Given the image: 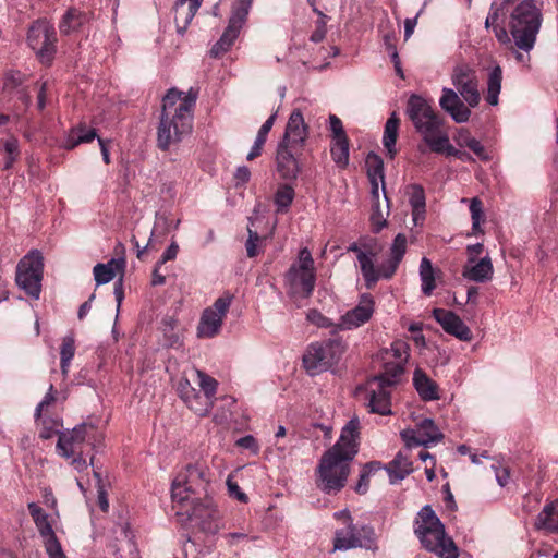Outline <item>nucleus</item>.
<instances>
[{"instance_id":"1","label":"nucleus","mask_w":558,"mask_h":558,"mask_svg":"<svg viewBox=\"0 0 558 558\" xmlns=\"http://www.w3.org/2000/svg\"><path fill=\"white\" fill-rule=\"evenodd\" d=\"M360 421L352 417L336 444L324 452L316 469L317 486L326 494L340 492L350 474V464L359 451Z\"/></svg>"},{"instance_id":"2","label":"nucleus","mask_w":558,"mask_h":558,"mask_svg":"<svg viewBox=\"0 0 558 558\" xmlns=\"http://www.w3.org/2000/svg\"><path fill=\"white\" fill-rule=\"evenodd\" d=\"M195 100V96H183L175 88H171L163 97L157 129V146L161 150H168L192 132V110Z\"/></svg>"},{"instance_id":"3","label":"nucleus","mask_w":558,"mask_h":558,"mask_svg":"<svg viewBox=\"0 0 558 558\" xmlns=\"http://www.w3.org/2000/svg\"><path fill=\"white\" fill-rule=\"evenodd\" d=\"M414 533L422 546L439 558H458L459 549L447 535L445 525L430 506H424L417 513Z\"/></svg>"},{"instance_id":"4","label":"nucleus","mask_w":558,"mask_h":558,"mask_svg":"<svg viewBox=\"0 0 558 558\" xmlns=\"http://www.w3.org/2000/svg\"><path fill=\"white\" fill-rule=\"evenodd\" d=\"M218 383L199 369H192L179 380L178 393L198 416H206L214 407Z\"/></svg>"},{"instance_id":"5","label":"nucleus","mask_w":558,"mask_h":558,"mask_svg":"<svg viewBox=\"0 0 558 558\" xmlns=\"http://www.w3.org/2000/svg\"><path fill=\"white\" fill-rule=\"evenodd\" d=\"M407 114L424 143L432 151L442 143L448 134L444 131V119L440 118L428 101L418 95H412L408 100Z\"/></svg>"},{"instance_id":"6","label":"nucleus","mask_w":558,"mask_h":558,"mask_svg":"<svg viewBox=\"0 0 558 558\" xmlns=\"http://www.w3.org/2000/svg\"><path fill=\"white\" fill-rule=\"evenodd\" d=\"M542 24V13L534 0L519 3L510 16L509 28L515 46L529 52L533 49Z\"/></svg>"},{"instance_id":"7","label":"nucleus","mask_w":558,"mask_h":558,"mask_svg":"<svg viewBox=\"0 0 558 558\" xmlns=\"http://www.w3.org/2000/svg\"><path fill=\"white\" fill-rule=\"evenodd\" d=\"M407 252V236L398 233L389 250V257L379 267H375V254H360L359 267L367 289L374 288L380 278L390 279L396 274Z\"/></svg>"},{"instance_id":"8","label":"nucleus","mask_w":558,"mask_h":558,"mask_svg":"<svg viewBox=\"0 0 558 558\" xmlns=\"http://www.w3.org/2000/svg\"><path fill=\"white\" fill-rule=\"evenodd\" d=\"M208 471L201 464L186 465L178 473L171 485L172 501L177 506H184L197 498L199 490L208 483Z\"/></svg>"},{"instance_id":"9","label":"nucleus","mask_w":558,"mask_h":558,"mask_svg":"<svg viewBox=\"0 0 558 558\" xmlns=\"http://www.w3.org/2000/svg\"><path fill=\"white\" fill-rule=\"evenodd\" d=\"M102 441V435L93 424H81L72 430L59 435L57 451L70 459L76 454L87 453V449H95Z\"/></svg>"},{"instance_id":"10","label":"nucleus","mask_w":558,"mask_h":558,"mask_svg":"<svg viewBox=\"0 0 558 558\" xmlns=\"http://www.w3.org/2000/svg\"><path fill=\"white\" fill-rule=\"evenodd\" d=\"M314 259L308 248L300 251L298 262L286 274V284L291 295L308 298L315 288Z\"/></svg>"},{"instance_id":"11","label":"nucleus","mask_w":558,"mask_h":558,"mask_svg":"<svg viewBox=\"0 0 558 558\" xmlns=\"http://www.w3.org/2000/svg\"><path fill=\"white\" fill-rule=\"evenodd\" d=\"M43 256L38 251H32L24 256L16 268L17 286L34 299H39L43 279Z\"/></svg>"},{"instance_id":"12","label":"nucleus","mask_w":558,"mask_h":558,"mask_svg":"<svg viewBox=\"0 0 558 558\" xmlns=\"http://www.w3.org/2000/svg\"><path fill=\"white\" fill-rule=\"evenodd\" d=\"M337 518H343L345 527L337 530L333 539V550H348L356 547L369 548L373 543L374 531L367 525L357 527L352 523L349 511L336 513Z\"/></svg>"},{"instance_id":"13","label":"nucleus","mask_w":558,"mask_h":558,"mask_svg":"<svg viewBox=\"0 0 558 558\" xmlns=\"http://www.w3.org/2000/svg\"><path fill=\"white\" fill-rule=\"evenodd\" d=\"M253 0H234L231 16L223 34L211 47L210 56L218 58L226 53L238 38L243 25L246 22Z\"/></svg>"},{"instance_id":"14","label":"nucleus","mask_w":558,"mask_h":558,"mask_svg":"<svg viewBox=\"0 0 558 558\" xmlns=\"http://www.w3.org/2000/svg\"><path fill=\"white\" fill-rule=\"evenodd\" d=\"M345 347L340 340L326 343H313L303 357L305 368L312 374L322 372L338 362Z\"/></svg>"},{"instance_id":"15","label":"nucleus","mask_w":558,"mask_h":558,"mask_svg":"<svg viewBox=\"0 0 558 558\" xmlns=\"http://www.w3.org/2000/svg\"><path fill=\"white\" fill-rule=\"evenodd\" d=\"M27 41L41 63L49 64L56 53L57 36L54 27L47 21L39 20L28 29Z\"/></svg>"},{"instance_id":"16","label":"nucleus","mask_w":558,"mask_h":558,"mask_svg":"<svg viewBox=\"0 0 558 558\" xmlns=\"http://www.w3.org/2000/svg\"><path fill=\"white\" fill-rule=\"evenodd\" d=\"M451 82L456 92L460 94L469 107L475 108L480 105L481 93L476 71L468 64H458L451 73Z\"/></svg>"},{"instance_id":"17","label":"nucleus","mask_w":558,"mask_h":558,"mask_svg":"<svg viewBox=\"0 0 558 558\" xmlns=\"http://www.w3.org/2000/svg\"><path fill=\"white\" fill-rule=\"evenodd\" d=\"M231 302L232 296L226 294L218 298L213 306L203 312L197 327V336L199 338H213L219 332Z\"/></svg>"},{"instance_id":"18","label":"nucleus","mask_w":558,"mask_h":558,"mask_svg":"<svg viewBox=\"0 0 558 558\" xmlns=\"http://www.w3.org/2000/svg\"><path fill=\"white\" fill-rule=\"evenodd\" d=\"M177 514L186 515L190 520H195L204 531L215 533L218 530L213 521L218 519V511L209 499L201 500L198 497L185 504L178 506Z\"/></svg>"},{"instance_id":"19","label":"nucleus","mask_w":558,"mask_h":558,"mask_svg":"<svg viewBox=\"0 0 558 558\" xmlns=\"http://www.w3.org/2000/svg\"><path fill=\"white\" fill-rule=\"evenodd\" d=\"M401 438L408 448L423 446L428 447L444 438L442 433L432 418H424L415 429L409 428L401 432Z\"/></svg>"},{"instance_id":"20","label":"nucleus","mask_w":558,"mask_h":558,"mask_svg":"<svg viewBox=\"0 0 558 558\" xmlns=\"http://www.w3.org/2000/svg\"><path fill=\"white\" fill-rule=\"evenodd\" d=\"M375 302L371 294L361 295L359 304L340 318L339 327L351 330L366 324L373 316Z\"/></svg>"},{"instance_id":"21","label":"nucleus","mask_w":558,"mask_h":558,"mask_svg":"<svg viewBox=\"0 0 558 558\" xmlns=\"http://www.w3.org/2000/svg\"><path fill=\"white\" fill-rule=\"evenodd\" d=\"M307 138V125L300 110H294L288 120L283 138L279 144L289 146L295 151H301Z\"/></svg>"},{"instance_id":"22","label":"nucleus","mask_w":558,"mask_h":558,"mask_svg":"<svg viewBox=\"0 0 558 558\" xmlns=\"http://www.w3.org/2000/svg\"><path fill=\"white\" fill-rule=\"evenodd\" d=\"M439 106L457 123H464L469 121L471 117V107H469L460 94L452 88H442Z\"/></svg>"},{"instance_id":"23","label":"nucleus","mask_w":558,"mask_h":558,"mask_svg":"<svg viewBox=\"0 0 558 558\" xmlns=\"http://www.w3.org/2000/svg\"><path fill=\"white\" fill-rule=\"evenodd\" d=\"M390 387L380 384L377 379L367 381V408L371 413L379 415L391 414Z\"/></svg>"},{"instance_id":"24","label":"nucleus","mask_w":558,"mask_h":558,"mask_svg":"<svg viewBox=\"0 0 558 558\" xmlns=\"http://www.w3.org/2000/svg\"><path fill=\"white\" fill-rule=\"evenodd\" d=\"M433 317L447 333L454 336L461 341L472 340V331L453 312L444 308H435L433 311Z\"/></svg>"},{"instance_id":"25","label":"nucleus","mask_w":558,"mask_h":558,"mask_svg":"<svg viewBox=\"0 0 558 558\" xmlns=\"http://www.w3.org/2000/svg\"><path fill=\"white\" fill-rule=\"evenodd\" d=\"M301 151H295L289 146L278 144L276 153L277 171L284 180H295L300 172V163L298 155Z\"/></svg>"},{"instance_id":"26","label":"nucleus","mask_w":558,"mask_h":558,"mask_svg":"<svg viewBox=\"0 0 558 558\" xmlns=\"http://www.w3.org/2000/svg\"><path fill=\"white\" fill-rule=\"evenodd\" d=\"M365 167L371 183V192L374 202H378L379 198V184H381V190L385 199L388 201L385 191V173L383 159L377 154L369 153L365 160Z\"/></svg>"},{"instance_id":"27","label":"nucleus","mask_w":558,"mask_h":558,"mask_svg":"<svg viewBox=\"0 0 558 558\" xmlns=\"http://www.w3.org/2000/svg\"><path fill=\"white\" fill-rule=\"evenodd\" d=\"M494 275V267L492 259L488 255L481 259L468 258L466 264L463 266L462 276L474 282L490 281Z\"/></svg>"},{"instance_id":"28","label":"nucleus","mask_w":558,"mask_h":558,"mask_svg":"<svg viewBox=\"0 0 558 558\" xmlns=\"http://www.w3.org/2000/svg\"><path fill=\"white\" fill-rule=\"evenodd\" d=\"M203 0H179L174 7L177 29L183 34L198 11Z\"/></svg>"},{"instance_id":"29","label":"nucleus","mask_w":558,"mask_h":558,"mask_svg":"<svg viewBox=\"0 0 558 558\" xmlns=\"http://www.w3.org/2000/svg\"><path fill=\"white\" fill-rule=\"evenodd\" d=\"M413 385L424 401H434L440 398L436 381L429 378L422 369H415Z\"/></svg>"},{"instance_id":"30","label":"nucleus","mask_w":558,"mask_h":558,"mask_svg":"<svg viewBox=\"0 0 558 558\" xmlns=\"http://www.w3.org/2000/svg\"><path fill=\"white\" fill-rule=\"evenodd\" d=\"M534 526L536 530L558 533V499L544 506L536 517Z\"/></svg>"},{"instance_id":"31","label":"nucleus","mask_w":558,"mask_h":558,"mask_svg":"<svg viewBox=\"0 0 558 558\" xmlns=\"http://www.w3.org/2000/svg\"><path fill=\"white\" fill-rule=\"evenodd\" d=\"M27 508L40 536L44 538V543L57 539L56 533L48 520V514L36 502H29Z\"/></svg>"},{"instance_id":"32","label":"nucleus","mask_w":558,"mask_h":558,"mask_svg":"<svg viewBox=\"0 0 558 558\" xmlns=\"http://www.w3.org/2000/svg\"><path fill=\"white\" fill-rule=\"evenodd\" d=\"M96 137L98 138V135L94 128H88L85 123H78L69 131L64 141V147L73 149L81 144L90 143Z\"/></svg>"},{"instance_id":"33","label":"nucleus","mask_w":558,"mask_h":558,"mask_svg":"<svg viewBox=\"0 0 558 558\" xmlns=\"http://www.w3.org/2000/svg\"><path fill=\"white\" fill-rule=\"evenodd\" d=\"M124 267V258H112L107 264H97L93 270L96 283L99 286L110 282L117 272H123Z\"/></svg>"},{"instance_id":"34","label":"nucleus","mask_w":558,"mask_h":558,"mask_svg":"<svg viewBox=\"0 0 558 558\" xmlns=\"http://www.w3.org/2000/svg\"><path fill=\"white\" fill-rule=\"evenodd\" d=\"M391 484H396L412 473V462L402 452L397 453L392 461L386 465Z\"/></svg>"},{"instance_id":"35","label":"nucleus","mask_w":558,"mask_h":558,"mask_svg":"<svg viewBox=\"0 0 558 558\" xmlns=\"http://www.w3.org/2000/svg\"><path fill=\"white\" fill-rule=\"evenodd\" d=\"M409 203L412 208V219L414 222V226H421L423 225L425 220V193L422 186L420 185H412L411 186V193Z\"/></svg>"},{"instance_id":"36","label":"nucleus","mask_w":558,"mask_h":558,"mask_svg":"<svg viewBox=\"0 0 558 558\" xmlns=\"http://www.w3.org/2000/svg\"><path fill=\"white\" fill-rule=\"evenodd\" d=\"M88 16L86 13L76 8H70L63 15L59 28L64 35L77 32L86 22Z\"/></svg>"},{"instance_id":"37","label":"nucleus","mask_w":558,"mask_h":558,"mask_svg":"<svg viewBox=\"0 0 558 558\" xmlns=\"http://www.w3.org/2000/svg\"><path fill=\"white\" fill-rule=\"evenodd\" d=\"M404 364L393 361H383V372L371 379H377L380 384L392 387L400 381L404 372Z\"/></svg>"},{"instance_id":"38","label":"nucleus","mask_w":558,"mask_h":558,"mask_svg":"<svg viewBox=\"0 0 558 558\" xmlns=\"http://www.w3.org/2000/svg\"><path fill=\"white\" fill-rule=\"evenodd\" d=\"M399 123L400 120L397 113L392 112L385 124L383 144L391 159L397 155L395 145L398 138Z\"/></svg>"},{"instance_id":"39","label":"nucleus","mask_w":558,"mask_h":558,"mask_svg":"<svg viewBox=\"0 0 558 558\" xmlns=\"http://www.w3.org/2000/svg\"><path fill=\"white\" fill-rule=\"evenodd\" d=\"M410 357V347L405 341L396 340L389 349L380 352L381 361H393L407 364Z\"/></svg>"},{"instance_id":"40","label":"nucleus","mask_w":558,"mask_h":558,"mask_svg":"<svg viewBox=\"0 0 558 558\" xmlns=\"http://www.w3.org/2000/svg\"><path fill=\"white\" fill-rule=\"evenodd\" d=\"M501 81H502V70L499 65H495L487 78V93H486V101L490 106L498 105V96L501 90Z\"/></svg>"},{"instance_id":"41","label":"nucleus","mask_w":558,"mask_h":558,"mask_svg":"<svg viewBox=\"0 0 558 558\" xmlns=\"http://www.w3.org/2000/svg\"><path fill=\"white\" fill-rule=\"evenodd\" d=\"M276 120V113L271 114L260 126L257 136L255 138V142L250 150V153L246 156L247 160H253L256 157H258L262 154L263 146L267 140V135L270 132L274 123Z\"/></svg>"},{"instance_id":"42","label":"nucleus","mask_w":558,"mask_h":558,"mask_svg":"<svg viewBox=\"0 0 558 558\" xmlns=\"http://www.w3.org/2000/svg\"><path fill=\"white\" fill-rule=\"evenodd\" d=\"M75 354V340L72 335H68L62 339L60 347V367L63 377L69 374L70 364Z\"/></svg>"},{"instance_id":"43","label":"nucleus","mask_w":558,"mask_h":558,"mask_svg":"<svg viewBox=\"0 0 558 558\" xmlns=\"http://www.w3.org/2000/svg\"><path fill=\"white\" fill-rule=\"evenodd\" d=\"M434 272L432 262L423 257L420 264V278L422 281V291L425 295H430L436 288Z\"/></svg>"},{"instance_id":"44","label":"nucleus","mask_w":558,"mask_h":558,"mask_svg":"<svg viewBox=\"0 0 558 558\" xmlns=\"http://www.w3.org/2000/svg\"><path fill=\"white\" fill-rule=\"evenodd\" d=\"M458 145L470 148L481 160H488L489 156L484 146L475 137H472L466 130H461L457 136Z\"/></svg>"},{"instance_id":"45","label":"nucleus","mask_w":558,"mask_h":558,"mask_svg":"<svg viewBox=\"0 0 558 558\" xmlns=\"http://www.w3.org/2000/svg\"><path fill=\"white\" fill-rule=\"evenodd\" d=\"M294 189L289 184H280L275 194L278 213H286L294 199Z\"/></svg>"},{"instance_id":"46","label":"nucleus","mask_w":558,"mask_h":558,"mask_svg":"<svg viewBox=\"0 0 558 558\" xmlns=\"http://www.w3.org/2000/svg\"><path fill=\"white\" fill-rule=\"evenodd\" d=\"M331 156L333 161L341 168L349 163V140L342 137L333 141L331 146Z\"/></svg>"},{"instance_id":"47","label":"nucleus","mask_w":558,"mask_h":558,"mask_svg":"<svg viewBox=\"0 0 558 558\" xmlns=\"http://www.w3.org/2000/svg\"><path fill=\"white\" fill-rule=\"evenodd\" d=\"M381 469L379 462H369L363 466V470L360 474V480L355 486V492L357 494H365L368 489L369 475Z\"/></svg>"},{"instance_id":"48","label":"nucleus","mask_w":558,"mask_h":558,"mask_svg":"<svg viewBox=\"0 0 558 558\" xmlns=\"http://www.w3.org/2000/svg\"><path fill=\"white\" fill-rule=\"evenodd\" d=\"M3 151L5 154L4 169L12 168L20 156L19 141L11 136L3 142Z\"/></svg>"},{"instance_id":"49","label":"nucleus","mask_w":558,"mask_h":558,"mask_svg":"<svg viewBox=\"0 0 558 558\" xmlns=\"http://www.w3.org/2000/svg\"><path fill=\"white\" fill-rule=\"evenodd\" d=\"M470 213L472 218V233H482L481 222L484 220V213L482 202L477 197L470 201Z\"/></svg>"},{"instance_id":"50","label":"nucleus","mask_w":558,"mask_h":558,"mask_svg":"<svg viewBox=\"0 0 558 558\" xmlns=\"http://www.w3.org/2000/svg\"><path fill=\"white\" fill-rule=\"evenodd\" d=\"M57 400V391L54 390L53 385L50 384L47 393L45 395L44 399L38 403L35 410V418L40 420L44 413L49 412L50 408H52L56 404Z\"/></svg>"},{"instance_id":"51","label":"nucleus","mask_w":558,"mask_h":558,"mask_svg":"<svg viewBox=\"0 0 558 558\" xmlns=\"http://www.w3.org/2000/svg\"><path fill=\"white\" fill-rule=\"evenodd\" d=\"M437 148H439V149L434 150V153H436V154H446L447 156H453L462 161L473 160L472 156L469 153L454 148L450 144L449 136H447L446 138H442V143Z\"/></svg>"},{"instance_id":"52","label":"nucleus","mask_w":558,"mask_h":558,"mask_svg":"<svg viewBox=\"0 0 558 558\" xmlns=\"http://www.w3.org/2000/svg\"><path fill=\"white\" fill-rule=\"evenodd\" d=\"M116 555L117 558H138V550L135 543L132 539L126 538L121 542Z\"/></svg>"},{"instance_id":"53","label":"nucleus","mask_w":558,"mask_h":558,"mask_svg":"<svg viewBox=\"0 0 558 558\" xmlns=\"http://www.w3.org/2000/svg\"><path fill=\"white\" fill-rule=\"evenodd\" d=\"M388 215V210L386 214L379 207V204L375 203L373 205V213L371 215V221L374 232H379L387 223L386 216Z\"/></svg>"},{"instance_id":"54","label":"nucleus","mask_w":558,"mask_h":558,"mask_svg":"<svg viewBox=\"0 0 558 558\" xmlns=\"http://www.w3.org/2000/svg\"><path fill=\"white\" fill-rule=\"evenodd\" d=\"M248 230V239L245 243L246 253L248 257H255L259 252V243L263 239L258 235L256 231H253L250 227Z\"/></svg>"},{"instance_id":"55","label":"nucleus","mask_w":558,"mask_h":558,"mask_svg":"<svg viewBox=\"0 0 558 558\" xmlns=\"http://www.w3.org/2000/svg\"><path fill=\"white\" fill-rule=\"evenodd\" d=\"M132 243L134 245V247L136 248L137 253V258L142 259L144 257V254L149 251V250H156V245H155V231L153 230L150 232V236H149V240L148 242L144 245V246H141L137 238H136V234H134L132 236Z\"/></svg>"},{"instance_id":"56","label":"nucleus","mask_w":558,"mask_h":558,"mask_svg":"<svg viewBox=\"0 0 558 558\" xmlns=\"http://www.w3.org/2000/svg\"><path fill=\"white\" fill-rule=\"evenodd\" d=\"M44 545L49 558H66L58 538L45 542Z\"/></svg>"},{"instance_id":"57","label":"nucleus","mask_w":558,"mask_h":558,"mask_svg":"<svg viewBox=\"0 0 558 558\" xmlns=\"http://www.w3.org/2000/svg\"><path fill=\"white\" fill-rule=\"evenodd\" d=\"M306 318L308 322L316 325L317 327L326 328L331 326L330 320L317 310H310L307 312Z\"/></svg>"},{"instance_id":"58","label":"nucleus","mask_w":558,"mask_h":558,"mask_svg":"<svg viewBox=\"0 0 558 558\" xmlns=\"http://www.w3.org/2000/svg\"><path fill=\"white\" fill-rule=\"evenodd\" d=\"M329 123L333 141L342 137H348L344 132L341 120L336 114L329 116Z\"/></svg>"},{"instance_id":"59","label":"nucleus","mask_w":558,"mask_h":558,"mask_svg":"<svg viewBox=\"0 0 558 558\" xmlns=\"http://www.w3.org/2000/svg\"><path fill=\"white\" fill-rule=\"evenodd\" d=\"M492 468L495 471V476H496L498 484L502 487L506 486L510 478L509 469L506 466H500V465H498V466L493 465Z\"/></svg>"},{"instance_id":"60","label":"nucleus","mask_w":558,"mask_h":558,"mask_svg":"<svg viewBox=\"0 0 558 558\" xmlns=\"http://www.w3.org/2000/svg\"><path fill=\"white\" fill-rule=\"evenodd\" d=\"M229 494L242 502L247 501V496L240 489V486L231 478L227 480Z\"/></svg>"},{"instance_id":"61","label":"nucleus","mask_w":558,"mask_h":558,"mask_svg":"<svg viewBox=\"0 0 558 558\" xmlns=\"http://www.w3.org/2000/svg\"><path fill=\"white\" fill-rule=\"evenodd\" d=\"M425 7H426V2L424 3V5L420 10V12L416 14V16H414L412 19H405V21H404V38H405V40H408L412 36V34L415 29V26L417 24V19L423 13V10Z\"/></svg>"},{"instance_id":"62","label":"nucleus","mask_w":558,"mask_h":558,"mask_svg":"<svg viewBox=\"0 0 558 558\" xmlns=\"http://www.w3.org/2000/svg\"><path fill=\"white\" fill-rule=\"evenodd\" d=\"M236 445L241 448L248 449L254 453L258 452V445L256 439L252 435H246L236 441Z\"/></svg>"},{"instance_id":"63","label":"nucleus","mask_w":558,"mask_h":558,"mask_svg":"<svg viewBox=\"0 0 558 558\" xmlns=\"http://www.w3.org/2000/svg\"><path fill=\"white\" fill-rule=\"evenodd\" d=\"M22 83V74L20 72H9L7 73L5 75V81H4V88H8V89H13L15 87H17L19 85H21Z\"/></svg>"},{"instance_id":"64","label":"nucleus","mask_w":558,"mask_h":558,"mask_svg":"<svg viewBox=\"0 0 558 558\" xmlns=\"http://www.w3.org/2000/svg\"><path fill=\"white\" fill-rule=\"evenodd\" d=\"M178 252H179V245L177 244V242H172L168 248L163 252L160 260L158 262L159 264H165L169 260H173L175 259L177 255H178Z\"/></svg>"}]
</instances>
